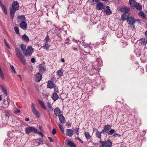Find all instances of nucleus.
<instances>
[{
  "instance_id": "obj_51",
  "label": "nucleus",
  "mask_w": 147,
  "mask_h": 147,
  "mask_svg": "<svg viewBox=\"0 0 147 147\" xmlns=\"http://www.w3.org/2000/svg\"><path fill=\"white\" fill-rule=\"evenodd\" d=\"M36 133H38V134H39L42 137H43L44 136L43 134L41 132H40V131L38 132H38H37Z\"/></svg>"
},
{
  "instance_id": "obj_43",
  "label": "nucleus",
  "mask_w": 147,
  "mask_h": 147,
  "mask_svg": "<svg viewBox=\"0 0 147 147\" xmlns=\"http://www.w3.org/2000/svg\"><path fill=\"white\" fill-rule=\"evenodd\" d=\"M57 74L59 76H62L63 74V73L62 72L61 70H59L57 71Z\"/></svg>"
},
{
  "instance_id": "obj_38",
  "label": "nucleus",
  "mask_w": 147,
  "mask_h": 147,
  "mask_svg": "<svg viewBox=\"0 0 147 147\" xmlns=\"http://www.w3.org/2000/svg\"><path fill=\"white\" fill-rule=\"evenodd\" d=\"M10 69L11 70L12 72H13L14 73H16V71L14 69V68L13 65H11L10 66Z\"/></svg>"
},
{
  "instance_id": "obj_49",
  "label": "nucleus",
  "mask_w": 147,
  "mask_h": 147,
  "mask_svg": "<svg viewBox=\"0 0 147 147\" xmlns=\"http://www.w3.org/2000/svg\"><path fill=\"white\" fill-rule=\"evenodd\" d=\"M48 96V94H45L44 93L42 94V96L44 98H47Z\"/></svg>"
},
{
  "instance_id": "obj_6",
  "label": "nucleus",
  "mask_w": 147,
  "mask_h": 147,
  "mask_svg": "<svg viewBox=\"0 0 147 147\" xmlns=\"http://www.w3.org/2000/svg\"><path fill=\"white\" fill-rule=\"evenodd\" d=\"M33 52L32 47L31 46H28L23 53L26 56H27L28 55L30 56Z\"/></svg>"
},
{
  "instance_id": "obj_21",
  "label": "nucleus",
  "mask_w": 147,
  "mask_h": 147,
  "mask_svg": "<svg viewBox=\"0 0 147 147\" xmlns=\"http://www.w3.org/2000/svg\"><path fill=\"white\" fill-rule=\"evenodd\" d=\"M135 0H129V4L131 8L134 9L135 8L134 6L136 4Z\"/></svg>"
},
{
  "instance_id": "obj_63",
  "label": "nucleus",
  "mask_w": 147,
  "mask_h": 147,
  "mask_svg": "<svg viewBox=\"0 0 147 147\" xmlns=\"http://www.w3.org/2000/svg\"><path fill=\"white\" fill-rule=\"evenodd\" d=\"M35 87L36 88V89L37 91V92H39V88H38V87L36 86L35 85Z\"/></svg>"
},
{
  "instance_id": "obj_36",
  "label": "nucleus",
  "mask_w": 147,
  "mask_h": 147,
  "mask_svg": "<svg viewBox=\"0 0 147 147\" xmlns=\"http://www.w3.org/2000/svg\"><path fill=\"white\" fill-rule=\"evenodd\" d=\"M20 48L23 52V53L25 52L26 49V46L23 44H21L20 46Z\"/></svg>"
},
{
  "instance_id": "obj_29",
  "label": "nucleus",
  "mask_w": 147,
  "mask_h": 147,
  "mask_svg": "<svg viewBox=\"0 0 147 147\" xmlns=\"http://www.w3.org/2000/svg\"><path fill=\"white\" fill-rule=\"evenodd\" d=\"M9 102L7 99V100H4L3 104L2 107L3 108L7 107L9 105Z\"/></svg>"
},
{
  "instance_id": "obj_33",
  "label": "nucleus",
  "mask_w": 147,
  "mask_h": 147,
  "mask_svg": "<svg viewBox=\"0 0 147 147\" xmlns=\"http://www.w3.org/2000/svg\"><path fill=\"white\" fill-rule=\"evenodd\" d=\"M10 17L11 19L13 20L14 18V15L15 14V12L16 11L13 10L11 9H10Z\"/></svg>"
},
{
  "instance_id": "obj_52",
  "label": "nucleus",
  "mask_w": 147,
  "mask_h": 147,
  "mask_svg": "<svg viewBox=\"0 0 147 147\" xmlns=\"http://www.w3.org/2000/svg\"><path fill=\"white\" fill-rule=\"evenodd\" d=\"M4 92V94L5 96H7V92L6 90H4L3 91Z\"/></svg>"
},
{
  "instance_id": "obj_25",
  "label": "nucleus",
  "mask_w": 147,
  "mask_h": 147,
  "mask_svg": "<svg viewBox=\"0 0 147 147\" xmlns=\"http://www.w3.org/2000/svg\"><path fill=\"white\" fill-rule=\"evenodd\" d=\"M134 6L135 8H136V9L138 11H141L142 9V6L139 3H136Z\"/></svg>"
},
{
  "instance_id": "obj_45",
  "label": "nucleus",
  "mask_w": 147,
  "mask_h": 147,
  "mask_svg": "<svg viewBox=\"0 0 147 147\" xmlns=\"http://www.w3.org/2000/svg\"><path fill=\"white\" fill-rule=\"evenodd\" d=\"M99 142L101 144V145H100L102 147H104L105 146V142L103 141H100Z\"/></svg>"
},
{
  "instance_id": "obj_46",
  "label": "nucleus",
  "mask_w": 147,
  "mask_h": 147,
  "mask_svg": "<svg viewBox=\"0 0 147 147\" xmlns=\"http://www.w3.org/2000/svg\"><path fill=\"white\" fill-rule=\"evenodd\" d=\"M0 89H1L3 91L6 90L5 87L3 85H1L0 86Z\"/></svg>"
},
{
  "instance_id": "obj_5",
  "label": "nucleus",
  "mask_w": 147,
  "mask_h": 147,
  "mask_svg": "<svg viewBox=\"0 0 147 147\" xmlns=\"http://www.w3.org/2000/svg\"><path fill=\"white\" fill-rule=\"evenodd\" d=\"M25 132L28 134H29L32 132L36 133L38 132V129L33 127L30 126L26 128Z\"/></svg>"
},
{
  "instance_id": "obj_31",
  "label": "nucleus",
  "mask_w": 147,
  "mask_h": 147,
  "mask_svg": "<svg viewBox=\"0 0 147 147\" xmlns=\"http://www.w3.org/2000/svg\"><path fill=\"white\" fill-rule=\"evenodd\" d=\"M38 100L41 107L43 109H46V107L45 106L44 102L38 99Z\"/></svg>"
},
{
  "instance_id": "obj_47",
  "label": "nucleus",
  "mask_w": 147,
  "mask_h": 147,
  "mask_svg": "<svg viewBox=\"0 0 147 147\" xmlns=\"http://www.w3.org/2000/svg\"><path fill=\"white\" fill-rule=\"evenodd\" d=\"M20 111L19 109H16L14 111V113L16 114L20 113Z\"/></svg>"
},
{
  "instance_id": "obj_50",
  "label": "nucleus",
  "mask_w": 147,
  "mask_h": 147,
  "mask_svg": "<svg viewBox=\"0 0 147 147\" xmlns=\"http://www.w3.org/2000/svg\"><path fill=\"white\" fill-rule=\"evenodd\" d=\"M54 90L56 92H59L58 88L57 87L55 86L54 87Z\"/></svg>"
},
{
  "instance_id": "obj_19",
  "label": "nucleus",
  "mask_w": 147,
  "mask_h": 147,
  "mask_svg": "<svg viewBox=\"0 0 147 147\" xmlns=\"http://www.w3.org/2000/svg\"><path fill=\"white\" fill-rule=\"evenodd\" d=\"M147 43V38H144L140 40L139 44L141 45H145Z\"/></svg>"
},
{
  "instance_id": "obj_8",
  "label": "nucleus",
  "mask_w": 147,
  "mask_h": 147,
  "mask_svg": "<svg viewBox=\"0 0 147 147\" xmlns=\"http://www.w3.org/2000/svg\"><path fill=\"white\" fill-rule=\"evenodd\" d=\"M110 127L111 126L108 124L105 125L101 131V132H102L103 134H108Z\"/></svg>"
},
{
  "instance_id": "obj_7",
  "label": "nucleus",
  "mask_w": 147,
  "mask_h": 147,
  "mask_svg": "<svg viewBox=\"0 0 147 147\" xmlns=\"http://www.w3.org/2000/svg\"><path fill=\"white\" fill-rule=\"evenodd\" d=\"M32 110L34 115L36 116L38 118L40 117V115L39 112L35 108L34 104L33 102L32 103Z\"/></svg>"
},
{
  "instance_id": "obj_20",
  "label": "nucleus",
  "mask_w": 147,
  "mask_h": 147,
  "mask_svg": "<svg viewBox=\"0 0 147 147\" xmlns=\"http://www.w3.org/2000/svg\"><path fill=\"white\" fill-rule=\"evenodd\" d=\"M0 6L1 7L2 10L3 11L5 14L6 15H7V12L6 6L3 4L1 0H0Z\"/></svg>"
},
{
  "instance_id": "obj_34",
  "label": "nucleus",
  "mask_w": 147,
  "mask_h": 147,
  "mask_svg": "<svg viewBox=\"0 0 147 147\" xmlns=\"http://www.w3.org/2000/svg\"><path fill=\"white\" fill-rule=\"evenodd\" d=\"M84 135L87 140H89L91 138V136L90 135L89 133L88 132H85L84 133Z\"/></svg>"
},
{
  "instance_id": "obj_18",
  "label": "nucleus",
  "mask_w": 147,
  "mask_h": 147,
  "mask_svg": "<svg viewBox=\"0 0 147 147\" xmlns=\"http://www.w3.org/2000/svg\"><path fill=\"white\" fill-rule=\"evenodd\" d=\"M103 4L101 2H98L96 5V8L98 10H102L103 8Z\"/></svg>"
},
{
  "instance_id": "obj_35",
  "label": "nucleus",
  "mask_w": 147,
  "mask_h": 147,
  "mask_svg": "<svg viewBox=\"0 0 147 147\" xmlns=\"http://www.w3.org/2000/svg\"><path fill=\"white\" fill-rule=\"evenodd\" d=\"M49 45L47 43V42L44 45V46L42 47V48L44 49H45L47 51H48L49 50Z\"/></svg>"
},
{
  "instance_id": "obj_42",
  "label": "nucleus",
  "mask_w": 147,
  "mask_h": 147,
  "mask_svg": "<svg viewBox=\"0 0 147 147\" xmlns=\"http://www.w3.org/2000/svg\"><path fill=\"white\" fill-rule=\"evenodd\" d=\"M91 50V49L89 47H85L84 49V51H85L86 52L89 53V52Z\"/></svg>"
},
{
  "instance_id": "obj_3",
  "label": "nucleus",
  "mask_w": 147,
  "mask_h": 147,
  "mask_svg": "<svg viewBox=\"0 0 147 147\" xmlns=\"http://www.w3.org/2000/svg\"><path fill=\"white\" fill-rule=\"evenodd\" d=\"M16 132H15L13 131H9L7 133V135L9 136L11 138L9 139V140H10L11 139H12V141H10L11 142L13 141H15L17 138V137L16 136Z\"/></svg>"
},
{
  "instance_id": "obj_26",
  "label": "nucleus",
  "mask_w": 147,
  "mask_h": 147,
  "mask_svg": "<svg viewBox=\"0 0 147 147\" xmlns=\"http://www.w3.org/2000/svg\"><path fill=\"white\" fill-rule=\"evenodd\" d=\"M26 19L25 16L22 15L19 16L18 17L17 20L18 22H20L21 20L26 21Z\"/></svg>"
},
{
  "instance_id": "obj_2",
  "label": "nucleus",
  "mask_w": 147,
  "mask_h": 147,
  "mask_svg": "<svg viewBox=\"0 0 147 147\" xmlns=\"http://www.w3.org/2000/svg\"><path fill=\"white\" fill-rule=\"evenodd\" d=\"M136 19H135L132 17H129V28L132 30V33L130 34L131 36H132L134 34L135 32V26L134 24L136 21Z\"/></svg>"
},
{
  "instance_id": "obj_15",
  "label": "nucleus",
  "mask_w": 147,
  "mask_h": 147,
  "mask_svg": "<svg viewBox=\"0 0 147 147\" xmlns=\"http://www.w3.org/2000/svg\"><path fill=\"white\" fill-rule=\"evenodd\" d=\"M54 112L55 115L56 116L59 117L61 115V112L60 109L58 107H57L54 109Z\"/></svg>"
},
{
  "instance_id": "obj_56",
  "label": "nucleus",
  "mask_w": 147,
  "mask_h": 147,
  "mask_svg": "<svg viewBox=\"0 0 147 147\" xmlns=\"http://www.w3.org/2000/svg\"><path fill=\"white\" fill-rule=\"evenodd\" d=\"M31 61L32 63H34L36 62L35 59L34 58H32L31 59Z\"/></svg>"
},
{
  "instance_id": "obj_14",
  "label": "nucleus",
  "mask_w": 147,
  "mask_h": 147,
  "mask_svg": "<svg viewBox=\"0 0 147 147\" xmlns=\"http://www.w3.org/2000/svg\"><path fill=\"white\" fill-rule=\"evenodd\" d=\"M55 86V84L53 83V81L51 80L48 82L47 87L50 89L53 88Z\"/></svg>"
},
{
  "instance_id": "obj_44",
  "label": "nucleus",
  "mask_w": 147,
  "mask_h": 147,
  "mask_svg": "<svg viewBox=\"0 0 147 147\" xmlns=\"http://www.w3.org/2000/svg\"><path fill=\"white\" fill-rule=\"evenodd\" d=\"M59 128L61 130V131L62 132V133L63 134L64 133V129H63V127L62 125H61L60 124H59Z\"/></svg>"
},
{
  "instance_id": "obj_57",
  "label": "nucleus",
  "mask_w": 147,
  "mask_h": 147,
  "mask_svg": "<svg viewBox=\"0 0 147 147\" xmlns=\"http://www.w3.org/2000/svg\"><path fill=\"white\" fill-rule=\"evenodd\" d=\"M29 69L30 70V71L32 72V71L33 70V67L32 66H30L29 67Z\"/></svg>"
},
{
  "instance_id": "obj_13",
  "label": "nucleus",
  "mask_w": 147,
  "mask_h": 147,
  "mask_svg": "<svg viewBox=\"0 0 147 147\" xmlns=\"http://www.w3.org/2000/svg\"><path fill=\"white\" fill-rule=\"evenodd\" d=\"M35 81L38 82L41 80L42 76L40 73H38L35 75Z\"/></svg>"
},
{
  "instance_id": "obj_55",
  "label": "nucleus",
  "mask_w": 147,
  "mask_h": 147,
  "mask_svg": "<svg viewBox=\"0 0 147 147\" xmlns=\"http://www.w3.org/2000/svg\"><path fill=\"white\" fill-rule=\"evenodd\" d=\"M49 36H47L45 38V40L46 41V42H48L49 40Z\"/></svg>"
},
{
  "instance_id": "obj_61",
  "label": "nucleus",
  "mask_w": 147,
  "mask_h": 147,
  "mask_svg": "<svg viewBox=\"0 0 147 147\" xmlns=\"http://www.w3.org/2000/svg\"><path fill=\"white\" fill-rule=\"evenodd\" d=\"M77 139H78L80 142L82 143H83V142L79 138H77Z\"/></svg>"
},
{
  "instance_id": "obj_59",
  "label": "nucleus",
  "mask_w": 147,
  "mask_h": 147,
  "mask_svg": "<svg viewBox=\"0 0 147 147\" xmlns=\"http://www.w3.org/2000/svg\"><path fill=\"white\" fill-rule=\"evenodd\" d=\"M66 28V26H64L62 27V29L65 31H66L67 30H65V28Z\"/></svg>"
},
{
  "instance_id": "obj_39",
  "label": "nucleus",
  "mask_w": 147,
  "mask_h": 147,
  "mask_svg": "<svg viewBox=\"0 0 147 147\" xmlns=\"http://www.w3.org/2000/svg\"><path fill=\"white\" fill-rule=\"evenodd\" d=\"M13 29L17 34H20L19 30L17 27H14Z\"/></svg>"
},
{
  "instance_id": "obj_22",
  "label": "nucleus",
  "mask_w": 147,
  "mask_h": 147,
  "mask_svg": "<svg viewBox=\"0 0 147 147\" xmlns=\"http://www.w3.org/2000/svg\"><path fill=\"white\" fill-rule=\"evenodd\" d=\"M59 120L61 123H64L65 122V119L63 114H61L58 117Z\"/></svg>"
},
{
  "instance_id": "obj_27",
  "label": "nucleus",
  "mask_w": 147,
  "mask_h": 147,
  "mask_svg": "<svg viewBox=\"0 0 147 147\" xmlns=\"http://www.w3.org/2000/svg\"><path fill=\"white\" fill-rule=\"evenodd\" d=\"M22 40L26 42H28L29 40V39L28 37L26 34H24L22 36Z\"/></svg>"
},
{
  "instance_id": "obj_4",
  "label": "nucleus",
  "mask_w": 147,
  "mask_h": 147,
  "mask_svg": "<svg viewBox=\"0 0 147 147\" xmlns=\"http://www.w3.org/2000/svg\"><path fill=\"white\" fill-rule=\"evenodd\" d=\"M19 4L17 1H13L11 6L10 7V9L16 11L19 9Z\"/></svg>"
},
{
  "instance_id": "obj_48",
  "label": "nucleus",
  "mask_w": 147,
  "mask_h": 147,
  "mask_svg": "<svg viewBox=\"0 0 147 147\" xmlns=\"http://www.w3.org/2000/svg\"><path fill=\"white\" fill-rule=\"evenodd\" d=\"M4 41L5 45L7 46L8 48H9V45L6 39H4Z\"/></svg>"
},
{
  "instance_id": "obj_24",
  "label": "nucleus",
  "mask_w": 147,
  "mask_h": 147,
  "mask_svg": "<svg viewBox=\"0 0 147 147\" xmlns=\"http://www.w3.org/2000/svg\"><path fill=\"white\" fill-rule=\"evenodd\" d=\"M112 142L110 140H107L105 142V147H111Z\"/></svg>"
},
{
  "instance_id": "obj_12",
  "label": "nucleus",
  "mask_w": 147,
  "mask_h": 147,
  "mask_svg": "<svg viewBox=\"0 0 147 147\" xmlns=\"http://www.w3.org/2000/svg\"><path fill=\"white\" fill-rule=\"evenodd\" d=\"M46 68L44 65L41 64L39 65V72L44 73L46 71Z\"/></svg>"
},
{
  "instance_id": "obj_10",
  "label": "nucleus",
  "mask_w": 147,
  "mask_h": 147,
  "mask_svg": "<svg viewBox=\"0 0 147 147\" xmlns=\"http://www.w3.org/2000/svg\"><path fill=\"white\" fill-rule=\"evenodd\" d=\"M20 27L23 30H26L27 28V24L25 21H22L19 24Z\"/></svg>"
},
{
  "instance_id": "obj_41",
  "label": "nucleus",
  "mask_w": 147,
  "mask_h": 147,
  "mask_svg": "<svg viewBox=\"0 0 147 147\" xmlns=\"http://www.w3.org/2000/svg\"><path fill=\"white\" fill-rule=\"evenodd\" d=\"M47 106L49 109H51V111H53L52 107L51 106L50 102H48L47 103Z\"/></svg>"
},
{
  "instance_id": "obj_53",
  "label": "nucleus",
  "mask_w": 147,
  "mask_h": 147,
  "mask_svg": "<svg viewBox=\"0 0 147 147\" xmlns=\"http://www.w3.org/2000/svg\"><path fill=\"white\" fill-rule=\"evenodd\" d=\"M48 138L51 142H53L54 141L52 138L50 137H48Z\"/></svg>"
},
{
  "instance_id": "obj_54",
  "label": "nucleus",
  "mask_w": 147,
  "mask_h": 147,
  "mask_svg": "<svg viewBox=\"0 0 147 147\" xmlns=\"http://www.w3.org/2000/svg\"><path fill=\"white\" fill-rule=\"evenodd\" d=\"M52 132L53 134L54 135L56 134V131L55 129V128H53V129Z\"/></svg>"
},
{
  "instance_id": "obj_11",
  "label": "nucleus",
  "mask_w": 147,
  "mask_h": 147,
  "mask_svg": "<svg viewBox=\"0 0 147 147\" xmlns=\"http://www.w3.org/2000/svg\"><path fill=\"white\" fill-rule=\"evenodd\" d=\"M104 13L107 15H110L112 13L110 7L109 6H105L104 8Z\"/></svg>"
},
{
  "instance_id": "obj_32",
  "label": "nucleus",
  "mask_w": 147,
  "mask_h": 147,
  "mask_svg": "<svg viewBox=\"0 0 147 147\" xmlns=\"http://www.w3.org/2000/svg\"><path fill=\"white\" fill-rule=\"evenodd\" d=\"M101 131L100 132L98 131H97L95 135L96 137L100 139V140H101Z\"/></svg>"
},
{
  "instance_id": "obj_62",
  "label": "nucleus",
  "mask_w": 147,
  "mask_h": 147,
  "mask_svg": "<svg viewBox=\"0 0 147 147\" xmlns=\"http://www.w3.org/2000/svg\"><path fill=\"white\" fill-rule=\"evenodd\" d=\"M5 115L7 117H9L10 115L8 113L6 112L5 113Z\"/></svg>"
},
{
  "instance_id": "obj_40",
  "label": "nucleus",
  "mask_w": 147,
  "mask_h": 147,
  "mask_svg": "<svg viewBox=\"0 0 147 147\" xmlns=\"http://www.w3.org/2000/svg\"><path fill=\"white\" fill-rule=\"evenodd\" d=\"M115 132V130L114 129H111L109 130L108 133L109 135H111Z\"/></svg>"
},
{
  "instance_id": "obj_16",
  "label": "nucleus",
  "mask_w": 147,
  "mask_h": 147,
  "mask_svg": "<svg viewBox=\"0 0 147 147\" xmlns=\"http://www.w3.org/2000/svg\"><path fill=\"white\" fill-rule=\"evenodd\" d=\"M74 134V131L71 129H67L66 131V135L69 137H71Z\"/></svg>"
},
{
  "instance_id": "obj_9",
  "label": "nucleus",
  "mask_w": 147,
  "mask_h": 147,
  "mask_svg": "<svg viewBox=\"0 0 147 147\" xmlns=\"http://www.w3.org/2000/svg\"><path fill=\"white\" fill-rule=\"evenodd\" d=\"M117 9L119 11L124 12V13H125L128 14V13L129 12V8L125 7H123L119 6L118 7Z\"/></svg>"
},
{
  "instance_id": "obj_37",
  "label": "nucleus",
  "mask_w": 147,
  "mask_h": 147,
  "mask_svg": "<svg viewBox=\"0 0 147 147\" xmlns=\"http://www.w3.org/2000/svg\"><path fill=\"white\" fill-rule=\"evenodd\" d=\"M75 133L78 135H79V128L78 127H75L74 129H73Z\"/></svg>"
},
{
  "instance_id": "obj_30",
  "label": "nucleus",
  "mask_w": 147,
  "mask_h": 147,
  "mask_svg": "<svg viewBox=\"0 0 147 147\" xmlns=\"http://www.w3.org/2000/svg\"><path fill=\"white\" fill-rule=\"evenodd\" d=\"M138 15L141 18H145L146 16V15L142 11L138 13Z\"/></svg>"
},
{
  "instance_id": "obj_58",
  "label": "nucleus",
  "mask_w": 147,
  "mask_h": 147,
  "mask_svg": "<svg viewBox=\"0 0 147 147\" xmlns=\"http://www.w3.org/2000/svg\"><path fill=\"white\" fill-rule=\"evenodd\" d=\"M40 143H42L43 142V140L42 138H40L38 139Z\"/></svg>"
},
{
  "instance_id": "obj_17",
  "label": "nucleus",
  "mask_w": 147,
  "mask_h": 147,
  "mask_svg": "<svg viewBox=\"0 0 147 147\" xmlns=\"http://www.w3.org/2000/svg\"><path fill=\"white\" fill-rule=\"evenodd\" d=\"M121 19L123 20H127V22L128 23L129 22V13L128 14L127 13H123L121 16Z\"/></svg>"
},
{
  "instance_id": "obj_28",
  "label": "nucleus",
  "mask_w": 147,
  "mask_h": 147,
  "mask_svg": "<svg viewBox=\"0 0 147 147\" xmlns=\"http://www.w3.org/2000/svg\"><path fill=\"white\" fill-rule=\"evenodd\" d=\"M67 144L70 147H76V144L72 141H71L69 140H67Z\"/></svg>"
},
{
  "instance_id": "obj_23",
  "label": "nucleus",
  "mask_w": 147,
  "mask_h": 147,
  "mask_svg": "<svg viewBox=\"0 0 147 147\" xmlns=\"http://www.w3.org/2000/svg\"><path fill=\"white\" fill-rule=\"evenodd\" d=\"M51 97L53 100L55 101L58 99L59 96L56 92H54L53 93Z\"/></svg>"
},
{
  "instance_id": "obj_64",
  "label": "nucleus",
  "mask_w": 147,
  "mask_h": 147,
  "mask_svg": "<svg viewBox=\"0 0 147 147\" xmlns=\"http://www.w3.org/2000/svg\"><path fill=\"white\" fill-rule=\"evenodd\" d=\"M61 62H62L63 63H64L65 62V60L64 58H62L61 59Z\"/></svg>"
},
{
  "instance_id": "obj_60",
  "label": "nucleus",
  "mask_w": 147,
  "mask_h": 147,
  "mask_svg": "<svg viewBox=\"0 0 147 147\" xmlns=\"http://www.w3.org/2000/svg\"><path fill=\"white\" fill-rule=\"evenodd\" d=\"M100 0H92V2H95L96 3H98V2L100 1Z\"/></svg>"
},
{
  "instance_id": "obj_1",
  "label": "nucleus",
  "mask_w": 147,
  "mask_h": 147,
  "mask_svg": "<svg viewBox=\"0 0 147 147\" xmlns=\"http://www.w3.org/2000/svg\"><path fill=\"white\" fill-rule=\"evenodd\" d=\"M15 51L17 57L20 59L21 62L24 65L26 64V60L22 54L20 49L16 48Z\"/></svg>"
}]
</instances>
